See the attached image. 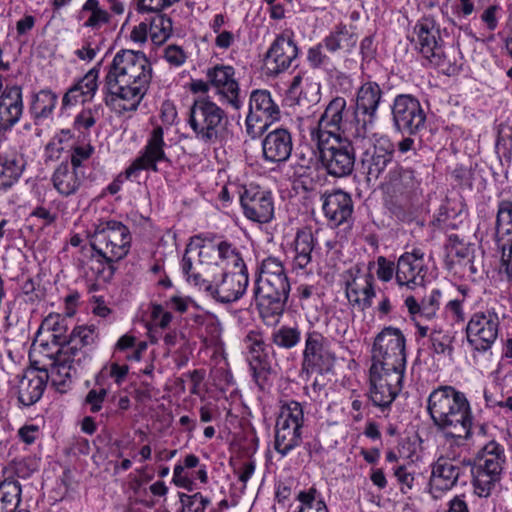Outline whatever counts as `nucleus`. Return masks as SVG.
Here are the masks:
<instances>
[{
  "mask_svg": "<svg viewBox=\"0 0 512 512\" xmlns=\"http://www.w3.org/2000/svg\"><path fill=\"white\" fill-rule=\"evenodd\" d=\"M151 78V64L143 52H117L105 78L106 104L117 105L120 111H136Z\"/></svg>",
  "mask_w": 512,
  "mask_h": 512,
  "instance_id": "obj_1",
  "label": "nucleus"
},
{
  "mask_svg": "<svg viewBox=\"0 0 512 512\" xmlns=\"http://www.w3.org/2000/svg\"><path fill=\"white\" fill-rule=\"evenodd\" d=\"M97 338L96 327L76 326L68 337L62 334H53V343L59 346L58 350L50 356L51 379L58 391L64 392L72 379L77 377L90 360L87 347L95 343Z\"/></svg>",
  "mask_w": 512,
  "mask_h": 512,
  "instance_id": "obj_2",
  "label": "nucleus"
},
{
  "mask_svg": "<svg viewBox=\"0 0 512 512\" xmlns=\"http://www.w3.org/2000/svg\"><path fill=\"white\" fill-rule=\"evenodd\" d=\"M427 412L434 425L453 438L471 436L472 414L464 393L453 386H439L427 400Z\"/></svg>",
  "mask_w": 512,
  "mask_h": 512,
  "instance_id": "obj_3",
  "label": "nucleus"
},
{
  "mask_svg": "<svg viewBox=\"0 0 512 512\" xmlns=\"http://www.w3.org/2000/svg\"><path fill=\"white\" fill-rule=\"evenodd\" d=\"M290 288L283 263L275 257L264 259L255 282L254 299L266 324L278 322L285 310Z\"/></svg>",
  "mask_w": 512,
  "mask_h": 512,
  "instance_id": "obj_4",
  "label": "nucleus"
},
{
  "mask_svg": "<svg viewBox=\"0 0 512 512\" xmlns=\"http://www.w3.org/2000/svg\"><path fill=\"white\" fill-rule=\"evenodd\" d=\"M131 240L129 228L122 222L109 220L97 226L91 240V247L95 251L91 269L98 279L109 282L113 278L115 263L128 254Z\"/></svg>",
  "mask_w": 512,
  "mask_h": 512,
  "instance_id": "obj_5",
  "label": "nucleus"
},
{
  "mask_svg": "<svg viewBox=\"0 0 512 512\" xmlns=\"http://www.w3.org/2000/svg\"><path fill=\"white\" fill-rule=\"evenodd\" d=\"M187 123L195 138L206 144L219 141L228 125L225 110L209 97H199L190 106Z\"/></svg>",
  "mask_w": 512,
  "mask_h": 512,
  "instance_id": "obj_6",
  "label": "nucleus"
},
{
  "mask_svg": "<svg viewBox=\"0 0 512 512\" xmlns=\"http://www.w3.org/2000/svg\"><path fill=\"white\" fill-rule=\"evenodd\" d=\"M406 339L395 327H385L377 334L372 346L371 366L385 371L405 373Z\"/></svg>",
  "mask_w": 512,
  "mask_h": 512,
  "instance_id": "obj_7",
  "label": "nucleus"
},
{
  "mask_svg": "<svg viewBox=\"0 0 512 512\" xmlns=\"http://www.w3.org/2000/svg\"><path fill=\"white\" fill-rule=\"evenodd\" d=\"M506 462L504 447L494 440L480 451L479 463L472 469L473 486L480 497H487L501 480Z\"/></svg>",
  "mask_w": 512,
  "mask_h": 512,
  "instance_id": "obj_8",
  "label": "nucleus"
},
{
  "mask_svg": "<svg viewBox=\"0 0 512 512\" xmlns=\"http://www.w3.org/2000/svg\"><path fill=\"white\" fill-rule=\"evenodd\" d=\"M320 161L333 177H346L354 171L356 155L352 142L345 137L318 140Z\"/></svg>",
  "mask_w": 512,
  "mask_h": 512,
  "instance_id": "obj_9",
  "label": "nucleus"
},
{
  "mask_svg": "<svg viewBox=\"0 0 512 512\" xmlns=\"http://www.w3.org/2000/svg\"><path fill=\"white\" fill-rule=\"evenodd\" d=\"M280 119V108L273 100L271 93L265 89L253 90L249 98V111L246 117V131L256 138L268 127Z\"/></svg>",
  "mask_w": 512,
  "mask_h": 512,
  "instance_id": "obj_10",
  "label": "nucleus"
},
{
  "mask_svg": "<svg viewBox=\"0 0 512 512\" xmlns=\"http://www.w3.org/2000/svg\"><path fill=\"white\" fill-rule=\"evenodd\" d=\"M335 354L329 349V341L320 332L309 331L305 336L301 374L311 375L314 372L323 374L332 370Z\"/></svg>",
  "mask_w": 512,
  "mask_h": 512,
  "instance_id": "obj_11",
  "label": "nucleus"
},
{
  "mask_svg": "<svg viewBox=\"0 0 512 512\" xmlns=\"http://www.w3.org/2000/svg\"><path fill=\"white\" fill-rule=\"evenodd\" d=\"M500 319L494 308L475 312L467 326V341L478 352L488 351L498 337Z\"/></svg>",
  "mask_w": 512,
  "mask_h": 512,
  "instance_id": "obj_12",
  "label": "nucleus"
},
{
  "mask_svg": "<svg viewBox=\"0 0 512 512\" xmlns=\"http://www.w3.org/2000/svg\"><path fill=\"white\" fill-rule=\"evenodd\" d=\"M392 121L395 129L414 135L424 128L426 113L418 98L411 94L397 95L391 105Z\"/></svg>",
  "mask_w": 512,
  "mask_h": 512,
  "instance_id": "obj_13",
  "label": "nucleus"
},
{
  "mask_svg": "<svg viewBox=\"0 0 512 512\" xmlns=\"http://www.w3.org/2000/svg\"><path fill=\"white\" fill-rule=\"evenodd\" d=\"M417 36L419 52L435 67L442 68L450 73V65L446 67V55L443 50V41L440 29L433 18L424 17L414 27Z\"/></svg>",
  "mask_w": 512,
  "mask_h": 512,
  "instance_id": "obj_14",
  "label": "nucleus"
},
{
  "mask_svg": "<svg viewBox=\"0 0 512 512\" xmlns=\"http://www.w3.org/2000/svg\"><path fill=\"white\" fill-rule=\"evenodd\" d=\"M369 374L372 403L381 409L389 408L402 390L404 374L381 370L377 366H371Z\"/></svg>",
  "mask_w": 512,
  "mask_h": 512,
  "instance_id": "obj_15",
  "label": "nucleus"
},
{
  "mask_svg": "<svg viewBox=\"0 0 512 512\" xmlns=\"http://www.w3.org/2000/svg\"><path fill=\"white\" fill-rule=\"evenodd\" d=\"M383 91L378 83L368 81L357 90L355 98V121L357 124L355 135L363 137L368 125L376 120L377 109L381 103Z\"/></svg>",
  "mask_w": 512,
  "mask_h": 512,
  "instance_id": "obj_16",
  "label": "nucleus"
},
{
  "mask_svg": "<svg viewBox=\"0 0 512 512\" xmlns=\"http://www.w3.org/2000/svg\"><path fill=\"white\" fill-rule=\"evenodd\" d=\"M164 131L161 126H156L149 134L147 143L139 156L130 164L125 170V178L129 179L136 176L141 170H151L158 172V163L165 162L171 164L170 159L167 157L165 151Z\"/></svg>",
  "mask_w": 512,
  "mask_h": 512,
  "instance_id": "obj_17",
  "label": "nucleus"
},
{
  "mask_svg": "<svg viewBox=\"0 0 512 512\" xmlns=\"http://www.w3.org/2000/svg\"><path fill=\"white\" fill-rule=\"evenodd\" d=\"M346 100L343 97L332 99L318 121L317 140L342 137L350 130Z\"/></svg>",
  "mask_w": 512,
  "mask_h": 512,
  "instance_id": "obj_18",
  "label": "nucleus"
},
{
  "mask_svg": "<svg viewBox=\"0 0 512 512\" xmlns=\"http://www.w3.org/2000/svg\"><path fill=\"white\" fill-rule=\"evenodd\" d=\"M394 152L393 143L387 138H380L362 154L360 168L367 182H375L381 177L392 163Z\"/></svg>",
  "mask_w": 512,
  "mask_h": 512,
  "instance_id": "obj_19",
  "label": "nucleus"
},
{
  "mask_svg": "<svg viewBox=\"0 0 512 512\" xmlns=\"http://www.w3.org/2000/svg\"><path fill=\"white\" fill-rule=\"evenodd\" d=\"M248 349V361L252 376L257 385L264 389L271 372L269 360V345L265 343L263 335L258 331H250L244 339Z\"/></svg>",
  "mask_w": 512,
  "mask_h": 512,
  "instance_id": "obj_20",
  "label": "nucleus"
},
{
  "mask_svg": "<svg viewBox=\"0 0 512 512\" xmlns=\"http://www.w3.org/2000/svg\"><path fill=\"white\" fill-rule=\"evenodd\" d=\"M348 274L350 278L345 282L346 297L352 306L365 311L372 306L376 296L374 276L370 271L361 273L358 267L348 270Z\"/></svg>",
  "mask_w": 512,
  "mask_h": 512,
  "instance_id": "obj_21",
  "label": "nucleus"
},
{
  "mask_svg": "<svg viewBox=\"0 0 512 512\" xmlns=\"http://www.w3.org/2000/svg\"><path fill=\"white\" fill-rule=\"evenodd\" d=\"M299 48L291 36L280 34L271 44L265 55V63L271 75H279L288 70L296 61Z\"/></svg>",
  "mask_w": 512,
  "mask_h": 512,
  "instance_id": "obj_22",
  "label": "nucleus"
},
{
  "mask_svg": "<svg viewBox=\"0 0 512 512\" xmlns=\"http://www.w3.org/2000/svg\"><path fill=\"white\" fill-rule=\"evenodd\" d=\"M244 215L257 223H268L274 215V203L270 191L259 188L245 189L240 196Z\"/></svg>",
  "mask_w": 512,
  "mask_h": 512,
  "instance_id": "obj_23",
  "label": "nucleus"
},
{
  "mask_svg": "<svg viewBox=\"0 0 512 512\" xmlns=\"http://www.w3.org/2000/svg\"><path fill=\"white\" fill-rule=\"evenodd\" d=\"M463 471L462 465L448 457H439L433 464L429 479V492L437 499L445 491L452 489Z\"/></svg>",
  "mask_w": 512,
  "mask_h": 512,
  "instance_id": "obj_24",
  "label": "nucleus"
},
{
  "mask_svg": "<svg viewBox=\"0 0 512 512\" xmlns=\"http://www.w3.org/2000/svg\"><path fill=\"white\" fill-rule=\"evenodd\" d=\"M427 267L424 264V253L420 249L402 254L396 265V281L410 289L423 286Z\"/></svg>",
  "mask_w": 512,
  "mask_h": 512,
  "instance_id": "obj_25",
  "label": "nucleus"
},
{
  "mask_svg": "<svg viewBox=\"0 0 512 512\" xmlns=\"http://www.w3.org/2000/svg\"><path fill=\"white\" fill-rule=\"evenodd\" d=\"M248 283V274L242 272H225L222 275V280L216 285L203 282L205 291L221 303H232L239 300L244 295Z\"/></svg>",
  "mask_w": 512,
  "mask_h": 512,
  "instance_id": "obj_26",
  "label": "nucleus"
},
{
  "mask_svg": "<svg viewBox=\"0 0 512 512\" xmlns=\"http://www.w3.org/2000/svg\"><path fill=\"white\" fill-rule=\"evenodd\" d=\"M207 79L227 102L236 110L240 109L242 102L239 99V83L235 78V69L230 65L217 64L207 70Z\"/></svg>",
  "mask_w": 512,
  "mask_h": 512,
  "instance_id": "obj_27",
  "label": "nucleus"
},
{
  "mask_svg": "<svg viewBox=\"0 0 512 512\" xmlns=\"http://www.w3.org/2000/svg\"><path fill=\"white\" fill-rule=\"evenodd\" d=\"M49 376H51L50 368L25 370L17 385L19 402L24 406H31L38 402L44 393Z\"/></svg>",
  "mask_w": 512,
  "mask_h": 512,
  "instance_id": "obj_28",
  "label": "nucleus"
},
{
  "mask_svg": "<svg viewBox=\"0 0 512 512\" xmlns=\"http://www.w3.org/2000/svg\"><path fill=\"white\" fill-rule=\"evenodd\" d=\"M322 209L329 223L335 227L349 223L353 215L351 195L343 190H334L322 195Z\"/></svg>",
  "mask_w": 512,
  "mask_h": 512,
  "instance_id": "obj_29",
  "label": "nucleus"
},
{
  "mask_svg": "<svg viewBox=\"0 0 512 512\" xmlns=\"http://www.w3.org/2000/svg\"><path fill=\"white\" fill-rule=\"evenodd\" d=\"M293 150L291 133L285 128H277L262 140V153L265 161L280 164L286 162Z\"/></svg>",
  "mask_w": 512,
  "mask_h": 512,
  "instance_id": "obj_30",
  "label": "nucleus"
},
{
  "mask_svg": "<svg viewBox=\"0 0 512 512\" xmlns=\"http://www.w3.org/2000/svg\"><path fill=\"white\" fill-rule=\"evenodd\" d=\"M26 164L22 153L17 151L0 153V191H7L19 181Z\"/></svg>",
  "mask_w": 512,
  "mask_h": 512,
  "instance_id": "obj_31",
  "label": "nucleus"
},
{
  "mask_svg": "<svg viewBox=\"0 0 512 512\" xmlns=\"http://www.w3.org/2000/svg\"><path fill=\"white\" fill-rule=\"evenodd\" d=\"M84 179V171L71 167L69 162H62L52 175L54 188L64 197L75 194Z\"/></svg>",
  "mask_w": 512,
  "mask_h": 512,
  "instance_id": "obj_32",
  "label": "nucleus"
},
{
  "mask_svg": "<svg viewBox=\"0 0 512 512\" xmlns=\"http://www.w3.org/2000/svg\"><path fill=\"white\" fill-rule=\"evenodd\" d=\"M316 245V239L311 228H302L296 232L293 241V268L306 269L312 262V253Z\"/></svg>",
  "mask_w": 512,
  "mask_h": 512,
  "instance_id": "obj_33",
  "label": "nucleus"
},
{
  "mask_svg": "<svg viewBox=\"0 0 512 512\" xmlns=\"http://www.w3.org/2000/svg\"><path fill=\"white\" fill-rule=\"evenodd\" d=\"M495 241L503 251L508 247L512 249V201L501 200L498 203Z\"/></svg>",
  "mask_w": 512,
  "mask_h": 512,
  "instance_id": "obj_34",
  "label": "nucleus"
},
{
  "mask_svg": "<svg viewBox=\"0 0 512 512\" xmlns=\"http://www.w3.org/2000/svg\"><path fill=\"white\" fill-rule=\"evenodd\" d=\"M302 427L277 419L275 425L274 448L282 456L300 445L302 441Z\"/></svg>",
  "mask_w": 512,
  "mask_h": 512,
  "instance_id": "obj_35",
  "label": "nucleus"
},
{
  "mask_svg": "<svg viewBox=\"0 0 512 512\" xmlns=\"http://www.w3.org/2000/svg\"><path fill=\"white\" fill-rule=\"evenodd\" d=\"M327 51L335 53L340 49L352 50L357 44V36L345 24H338L322 40Z\"/></svg>",
  "mask_w": 512,
  "mask_h": 512,
  "instance_id": "obj_36",
  "label": "nucleus"
},
{
  "mask_svg": "<svg viewBox=\"0 0 512 512\" xmlns=\"http://www.w3.org/2000/svg\"><path fill=\"white\" fill-rule=\"evenodd\" d=\"M21 485L13 479L7 478L0 483V512H30L27 509H18L21 502Z\"/></svg>",
  "mask_w": 512,
  "mask_h": 512,
  "instance_id": "obj_37",
  "label": "nucleus"
},
{
  "mask_svg": "<svg viewBox=\"0 0 512 512\" xmlns=\"http://www.w3.org/2000/svg\"><path fill=\"white\" fill-rule=\"evenodd\" d=\"M446 257L445 264L448 269H452L454 265L460 264L463 260L468 259L471 254V245L460 239L457 234L448 236V242L445 245Z\"/></svg>",
  "mask_w": 512,
  "mask_h": 512,
  "instance_id": "obj_38",
  "label": "nucleus"
},
{
  "mask_svg": "<svg viewBox=\"0 0 512 512\" xmlns=\"http://www.w3.org/2000/svg\"><path fill=\"white\" fill-rule=\"evenodd\" d=\"M58 100V96L51 90H41L33 96L30 105V112L35 119H44L49 117Z\"/></svg>",
  "mask_w": 512,
  "mask_h": 512,
  "instance_id": "obj_39",
  "label": "nucleus"
},
{
  "mask_svg": "<svg viewBox=\"0 0 512 512\" xmlns=\"http://www.w3.org/2000/svg\"><path fill=\"white\" fill-rule=\"evenodd\" d=\"M430 349L433 353L440 356L451 357L454 351V336L449 330H445L440 326L433 325V329L429 334Z\"/></svg>",
  "mask_w": 512,
  "mask_h": 512,
  "instance_id": "obj_40",
  "label": "nucleus"
},
{
  "mask_svg": "<svg viewBox=\"0 0 512 512\" xmlns=\"http://www.w3.org/2000/svg\"><path fill=\"white\" fill-rule=\"evenodd\" d=\"M146 21L149 22V33L154 44L161 45L171 36L172 20L167 15L155 12V15Z\"/></svg>",
  "mask_w": 512,
  "mask_h": 512,
  "instance_id": "obj_41",
  "label": "nucleus"
},
{
  "mask_svg": "<svg viewBox=\"0 0 512 512\" xmlns=\"http://www.w3.org/2000/svg\"><path fill=\"white\" fill-rule=\"evenodd\" d=\"M297 500L301 502L299 512H328L321 493L315 487L300 491Z\"/></svg>",
  "mask_w": 512,
  "mask_h": 512,
  "instance_id": "obj_42",
  "label": "nucleus"
},
{
  "mask_svg": "<svg viewBox=\"0 0 512 512\" xmlns=\"http://www.w3.org/2000/svg\"><path fill=\"white\" fill-rule=\"evenodd\" d=\"M388 180L393 185L400 184L407 189H416L422 181L415 169L401 166H396L388 172Z\"/></svg>",
  "mask_w": 512,
  "mask_h": 512,
  "instance_id": "obj_43",
  "label": "nucleus"
},
{
  "mask_svg": "<svg viewBox=\"0 0 512 512\" xmlns=\"http://www.w3.org/2000/svg\"><path fill=\"white\" fill-rule=\"evenodd\" d=\"M90 12L89 18L84 22V27L98 29L102 24L110 21L109 13L102 9L98 0H86L81 9V14Z\"/></svg>",
  "mask_w": 512,
  "mask_h": 512,
  "instance_id": "obj_44",
  "label": "nucleus"
},
{
  "mask_svg": "<svg viewBox=\"0 0 512 512\" xmlns=\"http://www.w3.org/2000/svg\"><path fill=\"white\" fill-rule=\"evenodd\" d=\"M272 343L283 349H292L300 343L301 332L297 327L281 326L272 333Z\"/></svg>",
  "mask_w": 512,
  "mask_h": 512,
  "instance_id": "obj_45",
  "label": "nucleus"
},
{
  "mask_svg": "<svg viewBox=\"0 0 512 512\" xmlns=\"http://www.w3.org/2000/svg\"><path fill=\"white\" fill-rule=\"evenodd\" d=\"M277 419L303 427L304 411L301 403L291 400L282 404Z\"/></svg>",
  "mask_w": 512,
  "mask_h": 512,
  "instance_id": "obj_46",
  "label": "nucleus"
},
{
  "mask_svg": "<svg viewBox=\"0 0 512 512\" xmlns=\"http://www.w3.org/2000/svg\"><path fill=\"white\" fill-rule=\"evenodd\" d=\"M181 512H204L210 504V500L204 497L200 492L193 495L185 493L180 494Z\"/></svg>",
  "mask_w": 512,
  "mask_h": 512,
  "instance_id": "obj_47",
  "label": "nucleus"
},
{
  "mask_svg": "<svg viewBox=\"0 0 512 512\" xmlns=\"http://www.w3.org/2000/svg\"><path fill=\"white\" fill-rule=\"evenodd\" d=\"M100 65L101 62L90 69L84 77L76 83L77 87H80L81 85V90H83L84 93V100L92 99L98 88L97 79L100 72Z\"/></svg>",
  "mask_w": 512,
  "mask_h": 512,
  "instance_id": "obj_48",
  "label": "nucleus"
},
{
  "mask_svg": "<svg viewBox=\"0 0 512 512\" xmlns=\"http://www.w3.org/2000/svg\"><path fill=\"white\" fill-rule=\"evenodd\" d=\"M323 41L310 47L307 51V61L313 69H327L331 64L330 58L323 52Z\"/></svg>",
  "mask_w": 512,
  "mask_h": 512,
  "instance_id": "obj_49",
  "label": "nucleus"
},
{
  "mask_svg": "<svg viewBox=\"0 0 512 512\" xmlns=\"http://www.w3.org/2000/svg\"><path fill=\"white\" fill-rule=\"evenodd\" d=\"M23 112V106H3L0 105V128L4 130L10 129L20 119Z\"/></svg>",
  "mask_w": 512,
  "mask_h": 512,
  "instance_id": "obj_50",
  "label": "nucleus"
},
{
  "mask_svg": "<svg viewBox=\"0 0 512 512\" xmlns=\"http://www.w3.org/2000/svg\"><path fill=\"white\" fill-rule=\"evenodd\" d=\"M93 151L94 148L90 144L85 146H75L71 151L69 165L78 171H82L81 168L83 161L88 160Z\"/></svg>",
  "mask_w": 512,
  "mask_h": 512,
  "instance_id": "obj_51",
  "label": "nucleus"
},
{
  "mask_svg": "<svg viewBox=\"0 0 512 512\" xmlns=\"http://www.w3.org/2000/svg\"><path fill=\"white\" fill-rule=\"evenodd\" d=\"M0 105L8 107L15 105L23 106L21 87L17 85L6 87L0 93Z\"/></svg>",
  "mask_w": 512,
  "mask_h": 512,
  "instance_id": "obj_52",
  "label": "nucleus"
},
{
  "mask_svg": "<svg viewBox=\"0 0 512 512\" xmlns=\"http://www.w3.org/2000/svg\"><path fill=\"white\" fill-rule=\"evenodd\" d=\"M179 0H137V11L144 12H162Z\"/></svg>",
  "mask_w": 512,
  "mask_h": 512,
  "instance_id": "obj_53",
  "label": "nucleus"
},
{
  "mask_svg": "<svg viewBox=\"0 0 512 512\" xmlns=\"http://www.w3.org/2000/svg\"><path fill=\"white\" fill-rule=\"evenodd\" d=\"M376 263V275L381 281L388 282L393 278L394 274L396 275V266L394 262L388 260L386 257L379 256Z\"/></svg>",
  "mask_w": 512,
  "mask_h": 512,
  "instance_id": "obj_54",
  "label": "nucleus"
},
{
  "mask_svg": "<svg viewBox=\"0 0 512 512\" xmlns=\"http://www.w3.org/2000/svg\"><path fill=\"white\" fill-rule=\"evenodd\" d=\"M107 396V390L104 388H101L99 390L97 389H91L86 397H85V404L89 406V410L91 413H96L101 410L102 403L104 402V399Z\"/></svg>",
  "mask_w": 512,
  "mask_h": 512,
  "instance_id": "obj_55",
  "label": "nucleus"
},
{
  "mask_svg": "<svg viewBox=\"0 0 512 512\" xmlns=\"http://www.w3.org/2000/svg\"><path fill=\"white\" fill-rule=\"evenodd\" d=\"M441 292L438 289H434L431 293L426 296L422 301V314L427 318H431L435 315L436 310L439 307V300Z\"/></svg>",
  "mask_w": 512,
  "mask_h": 512,
  "instance_id": "obj_56",
  "label": "nucleus"
},
{
  "mask_svg": "<svg viewBox=\"0 0 512 512\" xmlns=\"http://www.w3.org/2000/svg\"><path fill=\"white\" fill-rule=\"evenodd\" d=\"M100 50L99 46L94 43L91 37L84 39L83 47L75 51V55L83 61H92L97 52Z\"/></svg>",
  "mask_w": 512,
  "mask_h": 512,
  "instance_id": "obj_57",
  "label": "nucleus"
},
{
  "mask_svg": "<svg viewBox=\"0 0 512 512\" xmlns=\"http://www.w3.org/2000/svg\"><path fill=\"white\" fill-rule=\"evenodd\" d=\"M319 99V86L317 84H308L305 89L299 93L297 102L299 105H309L317 103Z\"/></svg>",
  "mask_w": 512,
  "mask_h": 512,
  "instance_id": "obj_58",
  "label": "nucleus"
},
{
  "mask_svg": "<svg viewBox=\"0 0 512 512\" xmlns=\"http://www.w3.org/2000/svg\"><path fill=\"white\" fill-rule=\"evenodd\" d=\"M394 475L397 478L399 484L401 485V492L406 494L413 487L414 476L407 471L406 466L401 465L398 466L394 470Z\"/></svg>",
  "mask_w": 512,
  "mask_h": 512,
  "instance_id": "obj_59",
  "label": "nucleus"
},
{
  "mask_svg": "<svg viewBox=\"0 0 512 512\" xmlns=\"http://www.w3.org/2000/svg\"><path fill=\"white\" fill-rule=\"evenodd\" d=\"M501 10L497 4L490 5L481 14V21L485 24L489 31H494L498 26L497 14Z\"/></svg>",
  "mask_w": 512,
  "mask_h": 512,
  "instance_id": "obj_60",
  "label": "nucleus"
},
{
  "mask_svg": "<svg viewBox=\"0 0 512 512\" xmlns=\"http://www.w3.org/2000/svg\"><path fill=\"white\" fill-rule=\"evenodd\" d=\"M96 123V117L91 109L81 111L74 120V127L77 130H88Z\"/></svg>",
  "mask_w": 512,
  "mask_h": 512,
  "instance_id": "obj_61",
  "label": "nucleus"
},
{
  "mask_svg": "<svg viewBox=\"0 0 512 512\" xmlns=\"http://www.w3.org/2000/svg\"><path fill=\"white\" fill-rule=\"evenodd\" d=\"M29 219H37L41 221V228L47 227L55 222L56 215L52 214L48 209L38 206L29 214Z\"/></svg>",
  "mask_w": 512,
  "mask_h": 512,
  "instance_id": "obj_62",
  "label": "nucleus"
},
{
  "mask_svg": "<svg viewBox=\"0 0 512 512\" xmlns=\"http://www.w3.org/2000/svg\"><path fill=\"white\" fill-rule=\"evenodd\" d=\"M165 59L174 66L182 65L186 60L183 49L177 45H169L165 49Z\"/></svg>",
  "mask_w": 512,
  "mask_h": 512,
  "instance_id": "obj_63",
  "label": "nucleus"
},
{
  "mask_svg": "<svg viewBox=\"0 0 512 512\" xmlns=\"http://www.w3.org/2000/svg\"><path fill=\"white\" fill-rule=\"evenodd\" d=\"M376 45L374 44V37L372 35L366 36L360 43V53L362 60L370 62L376 55Z\"/></svg>",
  "mask_w": 512,
  "mask_h": 512,
  "instance_id": "obj_64",
  "label": "nucleus"
}]
</instances>
